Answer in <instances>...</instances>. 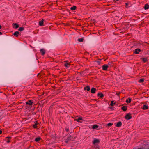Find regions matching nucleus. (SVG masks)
<instances>
[{"label":"nucleus","mask_w":149,"mask_h":149,"mask_svg":"<svg viewBox=\"0 0 149 149\" xmlns=\"http://www.w3.org/2000/svg\"><path fill=\"white\" fill-rule=\"evenodd\" d=\"M1 25H0V29L1 28Z\"/></svg>","instance_id":"nucleus-36"},{"label":"nucleus","mask_w":149,"mask_h":149,"mask_svg":"<svg viewBox=\"0 0 149 149\" xmlns=\"http://www.w3.org/2000/svg\"><path fill=\"white\" fill-rule=\"evenodd\" d=\"M91 92L92 93H95L96 91V89L95 88H92L91 89Z\"/></svg>","instance_id":"nucleus-7"},{"label":"nucleus","mask_w":149,"mask_h":149,"mask_svg":"<svg viewBox=\"0 0 149 149\" xmlns=\"http://www.w3.org/2000/svg\"><path fill=\"white\" fill-rule=\"evenodd\" d=\"M0 34L1 35V32H0Z\"/></svg>","instance_id":"nucleus-38"},{"label":"nucleus","mask_w":149,"mask_h":149,"mask_svg":"<svg viewBox=\"0 0 149 149\" xmlns=\"http://www.w3.org/2000/svg\"><path fill=\"white\" fill-rule=\"evenodd\" d=\"M119 94H117V95H119Z\"/></svg>","instance_id":"nucleus-37"},{"label":"nucleus","mask_w":149,"mask_h":149,"mask_svg":"<svg viewBox=\"0 0 149 149\" xmlns=\"http://www.w3.org/2000/svg\"><path fill=\"white\" fill-rule=\"evenodd\" d=\"M33 102L31 100H29L28 102L26 103V105H29V106H31Z\"/></svg>","instance_id":"nucleus-4"},{"label":"nucleus","mask_w":149,"mask_h":149,"mask_svg":"<svg viewBox=\"0 0 149 149\" xmlns=\"http://www.w3.org/2000/svg\"><path fill=\"white\" fill-rule=\"evenodd\" d=\"M10 137H6V140L7 143H8L10 142Z\"/></svg>","instance_id":"nucleus-19"},{"label":"nucleus","mask_w":149,"mask_h":149,"mask_svg":"<svg viewBox=\"0 0 149 149\" xmlns=\"http://www.w3.org/2000/svg\"><path fill=\"white\" fill-rule=\"evenodd\" d=\"M131 102V99L130 98H128L126 100V102L127 103H130Z\"/></svg>","instance_id":"nucleus-23"},{"label":"nucleus","mask_w":149,"mask_h":149,"mask_svg":"<svg viewBox=\"0 0 149 149\" xmlns=\"http://www.w3.org/2000/svg\"><path fill=\"white\" fill-rule=\"evenodd\" d=\"M144 8L145 10H147L149 8V5L146 4L144 6Z\"/></svg>","instance_id":"nucleus-13"},{"label":"nucleus","mask_w":149,"mask_h":149,"mask_svg":"<svg viewBox=\"0 0 149 149\" xmlns=\"http://www.w3.org/2000/svg\"><path fill=\"white\" fill-rule=\"evenodd\" d=\"M98 96L102 98L103 96V95L101 93H99L98 94Z\"/></svg>","instance_id":"nucleus-21"},{"label":"nucleus","mask_w":149,"mask_h":149,"mask_svg":"<svg viewBox=\"0 0 149 149\" xmlns=\"http://www.w3.org/2000/svg\"><path fill=\"white\" fill-rule=\"evenodd\" d=\"M43 20H42L41 21H40L39 22V25L40 26H42L43 25Z\"/></svg>","instance_id":"nucleus-20"},{"label":"nucleus","mask_w":149,"mask_h":149,"mask_svg":"<svg viewBox=\"0 0 149 149\" xmlns=\"http://www.w3.org/2000/svg\"><path fill=\"white\" fill-rule=\"evenodd\" d=\"M71 139V137L69 136L67 137L66 140L65 141L66 143H68Z\"/></svg>","instance_id":"nucleus-22"},{"label":"nucleus","mask_w":149,"mask_h":149,"mask_svg":"<svg viewBox=\"0 0 149 149\" xmlns=\"http://www.w3.org/2000/svg\"><path fill=\"white\" fill-rule=\"evenodd\" d=\"M117 1H118L119 0H116Z\"/></svg>","instance_id":"nucleus-39"},{"label":"nucleus","mask_w":149,"mask_h":149,"mask_svg":"<svg viewBox=\"0 0 149 149\" xmlns=\"http://www.w3.org/2000/svg\"><path fill=\"white\" fill-rule=\"evenodd\" d=\"M141 51V50L139 49H136L135 50L134 53L136 54H138L139 52Z\"/></svg>","instance_id":"nucleus-6"},{"label":"nucleus","mask_w":149,"mask_h":149,"mask_svg":"<svg viewBox=\"0 0 149 149\" xmlns=\"http://www.w3.org/2000/svg\"><path fill=\"white\" fill-rule=\"evenodd\" d=\"M19 34V32L17 31H15V32L14 34H13V35L16 36V37H17L18 36V34Z\"/></svg>","instance_id":"nucleus-15"},{"label":"nucleus","mask_w":149,"mask_h":149,"mask_svg":"<svg viewBox=\"0 0 149 149\" xmlns=\"http://www.w3.org/2000/svg\"><path fill=\"white\" fill-rule=\"evenodd\" d=\"M125 118L126 119L129 120L131 118V116L130 114H128L126 115L125 116Z\"/></svg>","instance_id":"nucleus-3"},{"label":"nucleus","mask_w":149,"mask_h":149,"mask_svg":"<svg viewBox=\"0 0 149 149\" xmlns=\"http://www.w3.org/2000/svg\"><path fill=\"white\" fill-rule=\"evenodd\" d=\"M76 120L78 122H81L80 121L82 120V119L81 117H79L77 118V119H76Z\"/></svg>","instance_id":"nucleus-10"},{"label":"nucleus","mask_w":149,"mask_h":149,"mask_svg":"<svg viewBox=\"0 0 149 149\" xmlns=\"http://www.w3.org/2000/svg\"><path fill=\"white\" fill-rule=\"evenodd\" d=\"M83 39L82 38H79L78 39V40L79 42H82L83 41Z\"/></svg>","instance_id":"nucleus-27"},{"label":"nucleus","mask_w":149,"mask_h":149,"mask_svg":"<svg viewBox=\"0 0 149 149\" xmlns=\"http://www.w3.org/2000/svg\"><path fill=\"white\" fill-rule=\"evenodd\" d=\"M92 128L93 129H97L98 127V126L96 125H93L92 126Z\"/></svg>","instance_id":"nucleus-12"},{"label":"nucleus","mask_w":149,"mask_h":149,"mask_svg":"<svg viewBox=\"0 0 149 149\" xmlns=\"http://www.w3.org/2000/svg\"><path fill=\"white\" fill-rule=\"evenodd\" d=\"M33 127L34 128H36L37 127V124H35L33 125Z\"/></svg>","instance_id":"nucleus-32"},{"label":"nucleus","mask_w":149,"mask_h":149,"mask_svg":"<svg viewBox=\"0 0 149 149\" xmlns=\"http://www.w3.org/2000/svg\"><path fill=\"white\" fill-rule=\"evenodd\" d=\"M13 27L14 28H17L19 27L18 25L16 23L13 24Z\"/></svg>","instance_id":"nucleus-11"},{"label":"nucleus","mask_w":149,"mask_h":149,"mask_svg":"<svg viewBox=\"0 0 149 149\" xmlns=\"http://www.w3.org/2000/svg\"><path fill=\"white\" fill-rule=\"evenodd\" d=\"M143 61L144 62H146L147 60V59L146 58H142Z\"/></svg>","instance_id":"nucleus-28"},{"label":"nucleus","mask_w":149,"mask_h":149,"mask_svg":"<svg viewBox=\"0 0 149 149\" xmlns=\"http://www.w3.org/2000/svg\"><path fill=\"white\" fill-rule=\"evenodd\" d=\"M125 5H126V8H128V3H125Z\"/></svg>","instance_id":"nucleus-33"},{"label":"nucleus","mask_w":149,"mask_h":149,"mask_svg":"<svg viewBox=\"0 0 149 149\" xmlns=\"http://www.w3.org/2000/svg\"><path fill=\"white\" fill-rule=\"evenodd\" d=\"M148 109V107L146 104L143 105V109Z\"/></svg>","instance_id":"nucleus-17"},{"label":"nucleus","mask_w":149,"mask_h":149,"mask_svg":"<svg viewBox=\"0 0 149 149\" xmlns=\"http://www.w3.org/2000/svg\"><path fill=\"white\" fill-rule=\"evenodd\" d=\"M115 104V103L113 101H112L111 102L110 105L111 106H113Z\"/></svg>","instance_id":"nucleus-26"},{"label":"nucleus","mask_w":149,"mask_h":149,"mask_svg":"<svg viewBox=\"0 0 149 149\" xmlns=\"http://www.w3.org/2000/svg\"><path fill=\"white\" fill-rule=\"evenodd\" d=\"M40 53H41L43 55L45 53V51L43 49H41L40 50Z\"/></svg>","instance_id":"nucleus-8"},{"label":"nucleus","mask_w":149,"mask_h":149,"mask_svg":"<svg viewBox=\"0 0 149 149\" xmlns=\"http://www.w3.org/2000/svg\"><path fill=\"white\" fill-rule=\"evenodd\" d=\"M121 109L124 111H125L127 109V107L126 106H124L122 107Z\"/></svg>","instance_id":"nucleus-9"},{"label":"nucleus","mask_w":149,"mask_h":149,"mask_svg":"<svg viewBox=\"0 0 149 149\" xmlns=\"http://www.w3.org/2000/svg\"><path fill=\"white\" fill-rule=\"evenodd\" d=\"M144 147L142 146L140 147H138L137 148H135L133 149H149V146L148 145L146 146V148H143Z\"/></svg>","instance_id":"nucleus-2"},{"label":"nucleus","mask_w":149,"mask_h":149,"mask_svg":"<svg viewBox=\"0 0 149 149\" xmlns=\"http://www.w3.org/2000/svg\"><path fill=\"white\" fill-rule=\"evenodd\" d=\"M100 142V140L99 139L95 138L93 139V143L94 145H96L99 143Z\"/></svg>","instance_id":"nucleus-1"},{"label":"nucleus","mask_w":149,"mask_h":149,"mask_svg":"<svg viewBox=\"0 0 149 149\" xmlns=\"http://www.w3.org/2000/svg\"><path fill=\"white\" fill-rule=\"evenodd\" d=\"M144 81V79H141L139 80V82L140 83H142Z\"/></svg>","instance_id":"nucleus-31"},{"label":"nucleus","mask_w":149,"mask_h":149,"mask_svg":"<svg viewBox=\"0 0 149 149\" xmlns=\"http://www.w3.org/2000/svg\"><path fill=\"white\" fill-rule=\"evenodd\" d=\"M84 90H86L88 91L90 90V87L88 86H87L84 88Z\"/></svg>","instance_id":"nucleus-14"},{"label":"nucleus","mask_w":149,"mask_h":149,"mask_svg":"<svg viewBox=\"0 0 149 149\" xmlns=\"http://www.w3.org/2000/svg\"><path fill=\"white\" fill-rule=\"evenodd\" d=\"M64 65L67 68H68L70 66V64L68 63H66L64 64Z\"/></svg>","instance_id":"nucleus-18"},{"label":"nucleus","mask_w":149,"mask_h":149,"mask_svg":"<svg viewBox=\"0 0 149 149\" xmlns=\"http://www.w3.org/2000/svg\"><path fill=\"white\" fill-rule=\"evenodd\" d=\"M24 29V28L23 27H21L19 28L18 29V30H19L20 31H22Z\"/></svg>","instance_id":"nucleus-29"},{"label":"nucleus","mask_w":149,"mask_h":149,"mask_svg":"<svg viewBox=\"0 0 149 149\" xmlns=\"http://www.w3.org/2000/svg\"><path fill=\"white\" fill-rule=\"evenodd\" d=\"M76 8V7L75 6H74L73 7H71L70 8V9L72 10H75Z\"/></svg>","instance_id":"nucleus-24"},{"label":"nucleus","mask_w":149,"mask_h":149,"mask_svg":"<svg viewBox=\"0 0 149 149\" xmlns=\"http://www.w3.org/2000/svg\"><path fill=\"white\" fill-rule=\"evenodd\" d=\"M121 125H122L121 123L120 122H118L117 123L116 126L117 127H120V126H121Z\"/></svg>","instance_id":"nucleus-16"},{"label":"nucleus","mask_w":149,"mask_h":149,"mask_svg":"<svg viewBox=\"0 0 149 149\" xmlns=\"http://www.w3.org/2000/svg\"><path fill=\"white\" fill-rule=\"evenodd\" d=\"M108 65H104L102 66L103 70H107V68H108Z\"/></svg>","instance_id":"nucleus-5"},{"label":"nucleus","mask_w":149,"mask_h":149,"mask_svg":"<svg viewBox=\"0 0 149 149\" xmlns=\"http://www.w3.org/2000/svg\"><path fill=\"white\" fill-rule=\"evenodd\" d=\"M41 139V138L40 137H37V138H35V141H36V142H38V141H39L40 139Z\"/></svg>","instance_id":"nucleus-25"},{"label":"nucleus","mask_w":149,"mask_h":149,"mask_svg":"<svg viewBox=\"0 0 149 149\" xmlns=\"http://www.w3.org/2000/svg\"><path fill=\"white\" fill-rule=\"evenodd\" d=\"M2 133V131L0 130V134H1Z\"/></svg>","instance_id":"nucleus-35"},{"label":"nucleus","mask_w":149,"mask_h":149,"mask_svg":"<svg viewBox=\"0 0 149 149\" xmlns=\"http://www.w3.org/2000/svg\"><path fill=\"white\" fill-rule=\"evenodd\" d=\"M113 123H108L107 125L108 126H111L113 125Z\"/></svg>","instance_id":"nucleus-30"},{"label":"nucleus","mask_w":149,"mask_h":149,"mask_svg":"<svg viewBox=\"0 0 149 149\" xmlns=\"http://www.w3.org/2000/svg\"><path fill=\"white\" fill-rule=\"evenodd\" d=\"M65 130H66V131H67V132H68V131H69V129H68V128H66L65 129Z\"/></svg>","instance_id":"nucleus-34"}]
</instances>
